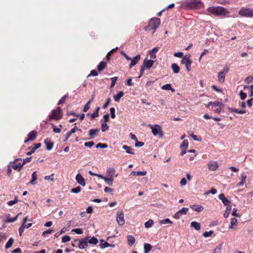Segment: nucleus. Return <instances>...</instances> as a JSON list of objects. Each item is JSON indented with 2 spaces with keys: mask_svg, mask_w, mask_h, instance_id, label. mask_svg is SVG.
<instances>
[{
  "mask_svg": "<svg viewBox=\"0 0 253 253\" xmlns=\"http://www.w3.org/2000/svg\"><path fill=\"white\" fill-rule=\"evenodd\" d=\"M207 11L211 14L216 16L231 17L228 15L229 11L222 6H211L207 9Z\"/></svg>",
  "mask_w": 253,
  "mask_h": 253,
  "instance_id": "nucleus-1",
  "label": "nucleus"
},
{
  "mask_svg": "<svg viewBox=\"0 0 253 253\" xmlns=\"http://www.w3.org/2000/svg\"><path fill=\"white\" fill-rule=\"evenodd\" d=\"M183 6L190 9H200L203 6L201 0H185Z\"/></svg>",
  "mask_w": 253,
  "mask_h": 253,
  "instance_id": "nucleus-2",
  "label": "nucleus"
},
{
  "mask_svg": "<svg viewBox=\"0 0 253 253\" xmlns=\"http://www.w3.org/2000/svg\"><path fill=\"white\" fill-rule=\"evenodd\" d=\"M161 23L160 19L159 18H152L151 19L148 25L146 26L144 29L146 31H149L151 29H153L152 34H154L155 31L159 27Z\"/></svg>",
  "mask_w": 253,
  "mask_h": 253,
  "instance_id": "nucleus-3",
  "label": "nucleus"
},
{
  "mask_svg": "<svg viewBox=\"0 0 253 253\" xmlns=\"http://www.w3.org/2000/svg\"><path fill=\"white\" fill-rule=\"evenodd\" d=\"M62 117V109L61 107H58L56 110H53L51 114L49 116V120H58Z\"/></svg>",
  "mask_w": 253,
  "mask_h": 253,
  "instance_id": "nucleus-4",
  "label": "nucleus"
},
{
  "mask_svg": "<svg viewBox=\"0 0 253 253\" xmlns=\"http://www.w3.org/2000/svg\"><path fill=\"white\" fill-rule=\"evenodd\" d=\"M148 126L151 128L152 132L154 136L159 135L160 137L163 136V131L162 127L160 125H155L153 126L152 125H149Z\"/></svg>",
  "mask_w": 253,
  "mask_h": 253,
  "instance_id": "nucleus-5",
  "label": "nucleus"
},
{
  "mask_svg": "<svg viewBox=\"0 0 253 253\" xmlns=\"http://www.w3.org/2000/svg\"><path fill=\"white\" fill-rule=\"evenodd\" d=\"M239 14L243 17H253V8L243 7L240 9Z\"/></svg>",
  "mask_w": 253,
  "mask_h": 253,
  "instance_id": "nucleus-6",
  "label": "nucleus"
},
{
  "mask_svg": "<svg viewBox=\"0 0 253 253\" xmlns=\"http://www.w3.org/2000/svg\"><path fill=\"white\" fill-rule=\"evenodd\" d=\"M181 63L185 65L187 71H190L191 70V65L192 61L190 59V55L189 54H187L182 57Z\"/></svg>",
  "mask_w": 253,
  "mask_h": 253,
  "instance_id": "nucleus-7",
  "label": "nucleus"
},
{
  "mask_svg": "<svg viewBox=\"0 0 253 253\" xmlns=\"http://www.w3.org/2000/svg\"><path fill=\"white\" fill-rule=\"evenodd\" d=\"M229 72V68L225 66L222 71L219 72L218 74V81L221 83H223L225 80L226 74Z\"/></svg>",
  "mask_w": 253,
  "mask_h": 253,
  "instance_id": "nucleus-8",
  "label": "nucleus"
},
{
  "mask_svg": "<svg viewBox=\"0 0 253 253\" xmlns=\"http://www.w3.org/2000/svg\"><path fill=\"white\" fill-rule=\"evenodd\" d=\"M212 106V109L213 111L216 114H219L223 109V104L222 102L214 101L213 102Z\"/></svg>",
  "mask_w": 253,
  "mask_h": 253,
  "instance_id": "nucleus-9",
  "label": "nucleus"
},
{
  "mask_svg": "<svg viewBox=\"0 0 253 253\" xmlns=\"http://www.w3.org/2000/svg\"><path fill=\"white\" fill-rule=\"evenodd\" d=\"M116 221L119 225H123L125 224L124 214L123 211L117 212Z\"/></svg>",
  "mask_w": 253,
  "mask_h": 253,
  "instance_id": "nucleus-10",
  "label": "nucleus"
},
{
  "mask_svg": "<svg viewBox=\"0 0 253 253\" xmlns=\"http://www.w3.org/2000/svg\"><path fill=\"white\" fill-rule=\"evenodd\" d=\"M88 237L82 238L79 241L78 247L80 249H85L88 246Z\"/></svg>",
  "mask_w": 253,
  "mask_h": 253,
  "instance_id": "nucleus-11",
  "label": "nucleus"
},
{
  "mask_svg": "<svg viewBox=\"0 0 253 253\" xmlns=\"http://www.w3.org/2000/svg\"><path fill=\"white\" fill-rule=\"evenodd\" d=\"M154 63V60L152 59L148 60L147 58H145L144 60L142 66H144V68H145L146 69L149 70L152 67Z\"/></svg>",
  "mask_w": 253,
  "mask_h": 253,
  "instance_id": "nucleus-12",
  "label": "nucleus"
},
{
  "mask_svg": "<svg viewBox=\"0 0 253 253\" xmlns=\"http://www.w3.org/2000/svg\"><path fill=\"white\" fill-rule=\"evenodd\" d=\"M208 167L209 170L214 171L217 169L218 165L217 163L215 161H210L208 164Z\"/></svg>",
  "mask_w": 253,
  "mask_h": 253,
  "instance_id": "nucleus-13",
  "label": "nucleus"
},
{
  "mask_svg": "<svg viewBox=\"0 0 253 253\" xmlns=\"http://www.w3.org/2000/svg\"><path fill=\"white\" fill-rule=\"evenodd\" d=\"M76 180L78 183H79L81 185L83 186H84L85 185L86 183L85 181V179L80 173H78L76 175Z\"/></svg>",
  "mask_w": 253,
  "mask_h": 253,
  "instance_id": "nucleus-14",
  "label": "nucleus"
},
{
  "mask_svg": "<svg viewBox=\"0 0 253 253\" xmlns=\"http://www.w3.org/2000/svg\"><path fill=\"white\" fill-rule=\"evenodd\" d=\"M80 131L81 132H82V130L77 127V126H75L70 131H69L65 136V139L64 141H66L69 137L71 136L72 134L75 133L76 131Z\"/></svg>",
  "mask_w": 253,
  "mask_h": 253,
  "instance_id": "nucleus-15",
  "label": "nucleus"
},
{
  "mask_svg": "<svg viewBox=\"0 0 253 253\" xmlns=\"http://www.w3.org/2000/svg\"><path fill=\"white\" fill-rule=\"evenodd\" d=\"M140 59V55L137 54L134 57H133L132 59L131 58V63L129 65V68H132L133 66L135 65L138 62V61Z\"/></svg>",
  "mask_w": 253,
  "mask_h": 253,
  "instance_id": "nucleus-16",
  "label": "nucleus"
},
{
  "mask_svg": "<svg viewBox=\"0 0 253 253\" xmlns=\"http://www.w3.org/2000/svg\"><path fill=\"white\" fill-rule=\"evenodd\" d=\"M100 131L99 128L91 129L89 131V135L90 139L94 138Z\"/></svg>",
  "mask_w": 253,
  "mask_h": 253,
  "instance_id": "nucleus-17",
  "label": "nucleus"
},
{
  "mask_svg": "<svg viewBox=\"0 0 253 253\" xmlns=\"http://www.w3.org/2000/svg\"><path fill=\"white\" fill-rule=\"evenodd\" d=\"M219 199L225 206H228L230 203V201L225 198L224 194L223 193H221L219 195Z\"/></svg>",
  "mask_w": 253,
  "mask_h": 253,
  "instance_id": "nucleus-18",
  "label": "nucleus"
},
{
  "mask_svg": "<svg viewBox=\"0 0 253 253\" xmlns=\"http://www.w3.org/2000/svg\"><path fill=\"white\" fill-rule=\"evenodd\" d=\"M190 208L192 209L194 211L201 212L204 210V207L201 205H191L190 206Z\"/></svg>",
  "mask_w": 253,
  "mask_h": 253,
  "instance_id": "nucleus-19",
  "label": "nucleus"
},
{
  "mask_svg": "<svg viewBox=\"0 0 253 253\" xmlns=\"http://www.w3.org/2000/svg\"><path fill=\"white\" fill-rule=\"evenodd\" d=\"M44 143L47 150H50L53 148V143L50 142V140L49 139H46L44 140Z\"/></svg>",
  "mask_w": 253,
  "mask_h": 253,
  "instance_id": "nucleus-20",
  "label": "nucleus"
},
{
  "mask_svg": "<svg viewBox=\"0 0 253 253\" xmlns=\"http://www.w3.org/2000/svg\"><path fill=\"white\" fill-rule=\"evenodd\" d=\"M100 241H101V244L100 245V248L101 249H104L105 248L109 247H115L114 245H111V244H109L107 242H105L104 243H102L103 242H104L103 240H101Z\"/></svg>",
  "mask_w": 253,
  "mask_h": 253,
  "instance_id": "nucleus-21",
  "label": "nucleus"
},
{
  "mask_svg": "<svg viewBox=\"0 0 253 253\" xmlns=\"http://www.w3.org/2000/svg\"><path fill=\"white\" fill-rule=\"evenodd\" d=\"M124 93L123 91H121L119 92L117 94L114 95L113 98L115 101L119 102L120 98L122 97L124 95Z\"/></svg>",
  "mask_w": 253,
  "mask_h": 253,
  "instance_id": "nucleus-22",
  "label": "nucleus"
},
{
  "mask_svg": "<svg viewBox=\"0 0 253 253\" xmlns=\"http://www.w3.org/2000/svg\"><path fill=\"white\" fill-rule=\"evenodd\" d=\"M123 149L126 150V153L130 154H134V150L129 146H128L127 145H123L122 147Z\"/></svg>",
  "mask_w": 253,
  "mask_h": 253,
  "instance_id": "nucleus-23",
  "label": "nucleus"
},
{
  "mask_svg": "<svg viewBox=\"0 0 253 253\" xmlns=\"http://www.w3.org/2000/svg\"><path fill=\"white\" fill-rule=\"evenodd\" d=\"M171 68L173 71V72L175 74H177L180 71V68L178 66V65L176 63H172L171 66Z\"/></svg>",
  "mask_w": 253,
  "mask_h": 253,
  "instance_id": "nucleus-24",
  "label": "nucleus"
},
{
  "mask_svg": "<svg viewBox=\"0 0 253 253\" xmlns=\"http://www.w3.org/2000/svg\"><path fill=\"white\" fill-rule=\"evenodd\" d=\"M162 89L164 90H171L172 92L175 91V89L173 88L171 84H168L165 85H163L162 86Z\"/></svg>",
  "mask_w": 253,
  "mask_h": 253,
  "instance_id": "nucleus-25",
  "label": "nucleus"
},
{
  "mask_svg": "<svg viewBox=\"0 0 253 253\" xmlns=\"http://www.w3.org/2000/svg\"><path fill=\"white\" fill-rule=\"evenodd\" d=\"M146 174V171H133L130 173V175H135V176H144Z\"/></svg>",
  "mask_w": 253,
  "mask_h": 253,
  "instance_id": "nucleus-26",
  "label": "nucleus"
},
{
  "mask_svg": "<svg viewBox=\"0 0 253 253\" xmlns=\"http://www.w3.org/2000/svg\"><path fill=\"white\" fill-rule=\"evenodd\" d=\"M115 169L114 168H109L107 169V174L109 176L113 177L115 174Z\"/></svg>",
  "mask_w": 253,
  "mask_h": 253,
  "instance_id": "nucleus-27",
  "label": "nucleus"
},
{
  "mask_svg": "<svg viewBox=\"0 0 253 253\" xmlns=\"http://www.w3.org/2000/svg\"><path fill=\"white\" fill-rule=\"evenodd\" d=\"M29 140H33L37 137V132L35 130L31 131L28 135Z\"/></svg>",
  "mask_w": 253,
  "mask_h": 253,
  "instance_id": "nucleus-28",
  "label": "nucleus"
},
{
  "mask_svg": "<svg viewBox=\"0 0 253 253\" xmlns=\"http://www.w3.org/2000/svg\"><path fill=\"white\" fill-rule=\"evenodd\" d=\"M191 227L194 228L196 230H199L201 228L200 224L196 221H193L191 223Z\"/></svg>",
  "mask_w": 253,
  "mask_h": 253,
  "instance_id": "nucleus-29",
  "label": "nucleus"
},
{
  "mask_svg": "<svg viewBox=\"0 0 253 253\" xmlns=\"http://www.w3.org/2000/svg\"><path fill=\"white\" fill-rule=\"evenodd\" d=\"M152 249L150 244L145 243L144 245V253H149Z\"/></svg>",
  "mask_w": 253,
  "mask_h": 253,
  "instance_id": "nucleus-30",
  "label": "nucleus"
},
{
  "mask_svg": "<svg viewBox=\"0 0 253 253\" xmlns=\"http://www.w3.org/2000/svg\"><path fill=\"white\" fill-rule=\"evenodd\" d=\"M106 66V63L104 61H101L97 66V69L99 71H103Z\"/></svg>",
  "mask_w": 253,
  "mask_h": 253,
  "instance_id": "nucleus-31",
  "label": "nucleus"
},
{
  "mask_svg": "<svg viewBox=\"0 0 253 253\" xmlns=\"http://www.w3.org/2000/svg\"><path fill=\"white\" fill-rule=\"evenodd\" d=\"M128 244L130 246L134 244L135 241L134 237L132 235H128L127 236Z\"/></svg>",
  "mask_w": 253,
  "mask_h": 253,
  "instance_id": "nucleus-32",
  "label": "nucleus"
},
{
  "mask_svg": "<svg viewBox=\"0 0 253 253\" xmlns=\"http://www.w3.org/2000/svg\"><path fill=\"white\" fill-rule=\"evenodd\" d=\"M229 110L231 112L236 113L240 114H244L246 112V111L245 110H238V109H237L235 108H229Z\"/></svg>",
  "mask_w": 253,
  "mask_h": 253,
  "instance_id": "nucleus-33",
  "label": "nucleus"
},
{
  "mask_svg": "<svg viewBox=\"0 0 253 253\" xmlns=\"http://www.w3.org/2000/svg\"><path fill=\"white\" fill-rule=\"evenodd\" d=\"M88 244H92L93 245H96L98 243V239L95 237H92L90 239H87Z\"/></svg>",
  "mask_w": 253,
  "mask_h": 253,
  "instance_id": "nucleus-34",
  "label": "nucleus"
},
{
  "mask_svg": "<svg viewBox=\"0 0 253 253\" xmlns=\"http://www.w3.org/2000/svg\"><path fill=\"white\" fill-rule=\"evenodd\" d=\"M237 223V219L235 217H233L231 219L230 221V225L229 226V229H233L234 228V226L236 225Z\"/></svg>",
  "mask_w": 253,
  "mask_h": 253,
  "instance_id": "nucleus-35",
  "label": "nucleus"
},
{
  "mask_svg": "<svg viewBox=\"0 0 253 253\" xmlns=\"http://www.w3.org/2000/svg\"><path fill=\"white\" fill-rule=\"evenodd\" d=\"M37 172L36 171H34L33 172L32 174V179L30 181V184H31L32 185H34L35 184V181L37 180Z\"/></svg>",
  "mask_w": 253,
  "mask_h": 253,
  "instance_id": "nucleus-36",
  "label": "nucleus"
},
{
  "mask_svg": "<svg viewBox=\"0 0 253 253\" xmlns=\"http://www.w3.org/2000/svg\"><path fill=\"white\" fill-rule=\"evenodd\" d=\"M23 166V164H21V163H18L16 164H14L12 166V167L15 170H17L19 171L22 169Z\"/></svg>",
  "mask_w": 253,
  "mask_h": 253,
  "instance_id": "nucleus-37",
  "label": "nucleus"
},
{
  "mask_svg": "<svg viewBox=\"0 0 253 253\" xmlns=\"http://www.w3.org/2000/svg\"><path fill=\"white\" fill-rule=\"evenodd\" d=\"M231 206L228 205L226 207V211H225V212L224 213V217L225 218H227L228 216L229 213L231 212Z\"/></svg>",
  "mask_w": 253,
  "mask_h": 253,
  "instance_id": "nucleus-38",
  "label": "nucleus"
},
{
  "mask_svg": "<svg viewBox=\"0 0 253 253\" xmlns=\"http://www.w3.org/2000/svg\"><path fill=\"white\" fill-rule=\"evenodd\" d=\"M154 224V221L152 219H149L145 223V227L146 228H150Z\"/></svg>",
  "mask_w": 253,
  "mask_h": 253,
  "instance_id": "nucleus-39",
  "label": "nucleus"
},
{
  "mask_svg": "<svg viewBox=\"0 0 253 253\" xmlns=\"http://www.w3.org/2000/svg\"><path fill=\"white\" fill-rule=\"evenodd\" d=\"M14 242V240L12 238H10L9 239L8 241H7V242L6 243V245H5V248L6 249H8L9 248H10L13 243Z\"/></svg>",
  "mask_w": 253,
  "mask_h": 253,
  "instance_id": "nucleus-40",
  "label": "nucleus"
},
{
  "mask_svg": "<svg viewBox=\"0 0 253 253\" xmlns=\"http://www.w3.org/2000/svg\"><path fill=\"white\" fill-rule=\"evenodd\" d=\"M222 243L220 244L213 251L212 253H221Z\"/></svg>",
  "mask_w": 253,
  "mask_h": 253,
  "instance_id": "nucleus-41",
  "label": "nucleus"
},
{
  "mask_svg": "<svg viewBox=\"0 0 253 253\" xmlns=\"http://www.w3.org/2000/svg\"><path fill=\"white\" fill-rule=\"evenodd\" d=\"M81 187L80 186H77L76 188H73L71 190V192L73 193L78 194L81 191Z\"/></svg>",
  "mask_w": 253,
  "mask_h": 253,
  "instance_id": "nucleus-42",
  "label": "nucleus"
},
{
  "mask_svg": "<svg viewBox=\"0 0 253 253\" xmlns=\"http://www.w3.org/2000/svg\"><path fill=\"white\" fill-rule=\"evenodd\" d=\"M104 180L106 182V184L109 185H112L113 182V178L110 177L109 178L105 177Z\"/></svg>",
  "mask_w": 253,
  "mask_h": 253,
  "instance_id": "nucleus-43",
  "label": "nucleus"
},
{
  "mask_svg": "<svg viewBox=\"0 0 253 253\" xmlns=\"http://www.w3.org/2000/svg\"><path fill=\"white\" fill-rule=\"evenodd\" d=\"M100 109L99 107H97L96 108L95 111L91 115V119H93L98 116V111Z\"/></svg>",
  "mask_w": 253,
  "mask_h": 253,
  "instance_id": "nucleus-44",
  "label": "nucleus"
},
{
  "mask_svg": "<svg viewBox=\"0 0 253 253\" xmlns=\"http://www.w3.org/2000/svg\"><path fill=\"white\" fill-rule=\"evenodd\" d=\"M109 129V126L106 123L103 122L101 123V130L103 132Z\"/></svg>",
  "mask_w": 253,
  "mask_h": 253,
  "instance_id": "nucleus-45",
  "label": "nucleus"
},
{
  "mask_svg": "<svg viewBox=\"0 0 253 253\" xmlns=\"http://www.w3.org/2000/svg\"><path fill=\"white\" fill-rule=\"evenodd\" d=\"M188 211V208H183L182 209L178 211L179 213L181 215H185L187 214Z\"/></svg>",
  "mask_w": 253,
  "mask_h": 253,
  "instance_id": "nucleus-46",
  "label": "nucleus"
},
{
  "mask_svg": "<svg viewBox=\"0 0 253 253\" xmlns=\"http://www.w3.org/2000/svg\"><path fill=\"white\" fill-rule=\"evenodd\" d=\"M188 146V141L187 140H184L181 144L180 145V148H185L186 149Z\"/></svg>",
  "mask_w": 253,
  "mask_h": 253,
  "instance_id": "nucleus-47",
  "label": "nucleus"
},
{
  "mask_svg": "<svg viewBox=\"0 0 253 253\" xmlns=\"http://www.w3.org/2000/svg\"><path fill=\"white\" fill-rule=\"evenodd\" d=\"M161 224H165L167 223L172 224V221L169 218H166L160 221Z\"/></svg>",
  "mask_w": 253,
  "mask_h": 253,
  "instance_id": "nucleus-48",
  "label": "nucleus"
},
{
  "mask_svg": "<svg viewBox=\"0 0 253 253\" xmlns=\"http://www.w3.org/2000/svg\"><path fill=\"white\" fill-rule=\"evenodd\" d=\"M71 240V237L68 235H65L62 237V243H66Z\"/></svg>",
  "mask_w": 253,
  "mask_h": 253,
  "instance_id": "nucleus-49",
  "label": "nucleus"
},
{
  "mask_svg": "<svg viewBox=\"0 0 253 253\" xmlns=\"http://www.w3.org/2000/svg\"><path fill=\"white\" fill-rule=\"evenodd\" d=\"M73 232H75L77 234H82L83 233V230L81 228L73 229L71 231Z\"/></svg>",
  "mask_w": 253,
  "mask_h": 253,
  "instance_id": "nucleus-50",
  "label": "nucleus"
},
{
  "mask_svg": "<svg viewBox=\"0 0 253 253\" xmlns=\"http://www.w3.org/2000/svg\"><path fill=\"white\" fill-rule=\"evenodd\" d=\"M117 80H118L117 77H113V78H111V86H110L111 88H112L114 87Z\"/></svg>",
  "mask_w": 253,
  "mask_h": 253,
  "instance_id": "nucleus-51",
  "label": "nucleus"
},
{
  "mask_svg": "<svg viewBox=\"0 0 253 253\" xmlns=\"http://www.w3.org/2000/svg\"><path fill=\"white\" fill-rule=\"evenodd\" d=\"M213 233V231L212 230H211L210 231H206L203 233V236L204 237L207 238L211 236Z\"/></svg>",
  "mask_w": 253,
  "mask_h": 253,
  "instance_id": "nucleus-52",
  "label": "nucleus"
},
{
  "mask_svg": "<svg viewBox=\"0 0 253 253\" xmlns=\"http://www.w3.org/2000/svg\"><path fill=\"white\" fill-rule=\"evenodd\" d=\"M110 111L111 113V117L112 119H114L115 118V109L114 107H111L110 109Z\"/></svg>",
  "mask_w": 253,
  "mask_h": 253,
  "instance_id": "nucleus-53",
  "label": "nucleus"
},
{
  "mask_svg": "<svg viewBox=\"0 0 253 253\" xmlns=\"http://www.w3.org/2000/svg\"><path fill=\"white\" fill-rule=\"evenodd\" d=\"M108 147V145L106 144H103L101 143H98L96 145V148H106Z\"/></svg>",
  "mask_w": 253,
  "mask_h": 253,
  "instance_id": "nucleus-54",
  "label": "nucleus"
},
{
  "mask_svg": "<svg viewBox=\"0 0 253 253\" xmlns=\"http://www.w3.org/2000/svg\"><path fill=\"white\" fill-rule=\"evenodd\" d=\"M18 202V200L17 199V197H15V199L14 200H11L9 202H8L7 204L9 206H11L13 205L14 204L17 203Z\"/></svg>",
  "mask_w": 253,
  "mask_h": 253,
  "instance_id": "nucleus-55",
  "label": "nucleus"
},
{
  "mask_svg": "<svg viewBox=\"0 0 253 253\" xmlns=\"http://www.w3.org/2000/svg\"><path fill=\"white\" fill-rule=\"evenodd\" d=\"M25 228L24 223H23L22 225L19 228V235L20 236H22V234Z\"/></svg>",
  "mask_w": 253,
  "mask_h": 253,
  "instance_id": "nucleus-56",
  "label": "nucleus"
},
{
  "mask_svg": "<svg viewBox=\"0 0 253 253\" xmlns=\"http://www.w3.org/2000/svg\"><path fill=\"white\" fill-rule=\"evenodd\" d=\"M240 98L242 100H244L247 97V94L242 91H241L239 93Z\"/></svg>",
  "mask_w": 253,
  "mask_h": 253,
  "instance_id": "nucleus-57",
  "label": "nucleus"
},
{
  "mask_svg": "<svg viewBox=\"0 0 253 253\" xmlns=\"http://www.w3.org/2000/svg\"><path fill=\"white\" fill-rule=\"evenodd\" d=\"M21 212H20V213H18V214L17 215L15 216L14 217L8 219L7 220V222H9V223H10V222H13L15 221L17 219L18 215L21 214Z\"/></svg>",
  "mask_w": 253,
  "mask_h": 253,
  "instance_id": "nucleus-58",
  "label": "nucleus"
},
{
  "mask_svg": "<svg viewBox=\"0 0 253 253\" xmlns=\"http://www.w3.org/2000/svg\"><path fill=\"white\" fill-rule=\"evenodd\" d=\"M94 144V143L93 141L86 142L84 143V146L89 148H91Z\"/></svg>",
  "mask_w": 253,
  "mask_h": 253,
  "instance_id": "nucleus-59",
  "label": "nucleus"
},
{
  "mask_svg": "<svg viewBox=\"0 0 253 253\" xmlns=\"http://www.w3.org/2000/svg\"><path fill=\"white\" fill-rule=\"evenodd\" d=\"M90 102H87L86 103V104L84 105V109H83V111L84 112H86L90 108V106H89V104H90Z\"/></svg>",
  "mask_w": 253,
  "mask_h": 253,
  "instance_id": "nucleus-60",
  "label": "nucleus"
},
{
  "mask_svg": "<svg viewBox=\"0 0 253 253\" xmlns=\"http://www.w3.org/2000/svg\"><path fill=\"white\" fill-rule=\"evenodd\" d=\"M144 145V142H141V141H138V140H137V141H136V142L135 143V146L136 147H141V146H143Z\"/></svg>",
  "mask_w": 253,
  "mask_h": 253,
  "instance_id": "nucleus-61",
  "label": "nucleus"
},
{
  "mask_svg": "<svg viewBox=\"0 0 253 253\" xmlns=\"http://www.w3.org/2000/svg\"><path fill=\"white\" fill-rule=\"evenodd\" d=\"M97 75H98V73H97V71L95 70H92L90 71V73L87 76V77H90L91 76H96Z\"/></svg>",
  "mask_w": 253,
  "mask_h": 253,
  "instance_id": "nucleus-62",
  "label": "nucleus"
},
{
  "mask_svg": "<svg viewBox=\"0 0 253 253\" xmlns=\"http://www.w3.org/2000/svg\"><path fill=\"white\" fill-rule=\"evenodd\" d=\"M253 81V76H249L246 78L245 81L246 83L249 84L251 82Z\"/></svg>",
  "mask_w": 253,
  "mask_h": 253,
  "instance_id": "nucleus-63",
  "label": "nucleus"
},
{
  "mask_svg": "<svg viewBox=\"0 0 253 253\" xmlns=\"http://www.w3.org/2000/svg\"><path fill=\"white\" fill-rule=\"evenodd\" d=\"M241 181H243L244 182H245L247 179V175H246V174L244 172L242 173L241 174Z\"/></svg>",
  "mask_w": 253,
  "mask_h": 253,
  "instance_id": "nucleus-64",
  "label": "nucleus"
}]
</instances>
